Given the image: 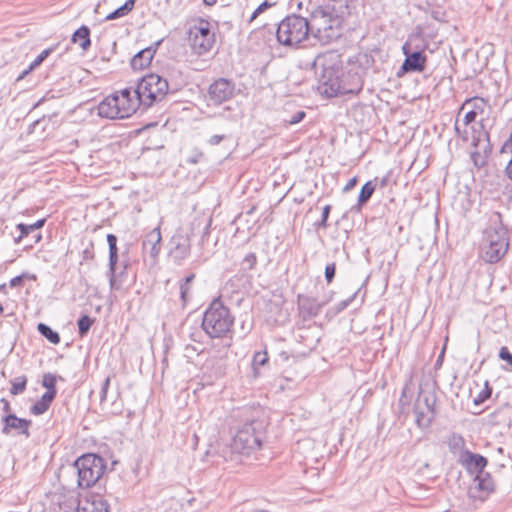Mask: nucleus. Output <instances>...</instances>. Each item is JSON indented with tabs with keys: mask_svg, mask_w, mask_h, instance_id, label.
I'll return each instance as SVG.
<instances>
[{
	"mask_svg": "<svg viewBox=\"0 0 512 512\" xmlns=\"http://www.w3.org/2000/svg\"><path fill=\"white\" fill-rule=\"evenodd\" d=\"M310 35L322 44L330 43L341 36V18L334 7L318 6L308 19Z\"/></svg>",
	"mask_w": 512,
	"mask_h": 512,
	"instance_id": "f257e3e1",
	"label": "nucleus"
},
{
	"mask_svg": "<svg viewBox=\"0 0 512 512\" xmlns=\"http://www.w3.org/2000/svg\"><path fill=\"white\" fill-rule=\"evenodd\" d=\"M315 66H321L319 76L320 89L328 97L344 94L346 90L341 85L342 61L335 52H327L315 60Z\"/></svg>",
	"mask_w": 512,
	"mask_h": 512,
	"instance_id": "f03ea898",
	"label": "nucleus"
},
{
	"mask_svg": "<svg viewBox=\"0 0 512 512\" xmlns=\"http://www.w3.org/2000/svg\"><path fill=\"white\" fill-rule=\"evenodd\" d=\"M234 318L221 301L214 300L204 313L202 327L211 338H222L230 331Z\"/></svg>",
	"mask_w": 512,
	"mask_h": 512,
	"instance_id": "7ed1b4c3",
	"label": "nucleus"
},
{
	"mask_svg": "<svg viewBox=\"0 0 512 512\" xmlns=\"http://www.w3.org/2000/svg\"><path fill=\"white\" fill-rule=\"evenodd\" d=\"M309 35L308 19L296 14L285 17L278 24L276 31L278 42L285 46H298L307 40Z\"/></svg>",
	"mask_w": 512,
	"mask_h": 512,
	"instance_id": "20e7f679",
	"label": "nucleus"
},
{
	"mask_svg": "<svg viewBox=\"0 0 512 512\" xmlns=\"http://www.w3.org/2000/svg\"><path fill=\"white\" fill-rule=\"evenodd\" d=\"M169 91L168 81L158 74L150 73L141 78L134 94L146 109L154 103L162 101Z\"/></svg>",
	"mask_w": 512,
	"mask_h": 512,
	"instance_id": "39448f33",
	"label": "nucleus"
},
{
	"mask_svg": "<svg viewBox=\"0 0 512 512\" xmlns=\"http://www.w3.org/2000/svg\"><path fill=\"white\" fill-rule=\"evenodd\" d=\"M508 248V231L502 225L490 226L484 231L482 257L486 262H498Z\"/></svg>",
	"mask_w": 512,
	"mask_h": 512,
	"instance_id": "423d86ee",
	"label": "nucleus"
},
{
	"mask_svg": "<svg viewBox=\"0 0 512 512\" xmlns=\"http://www.w3.org/2000/svg\"><path fill=\"white\" fill-rule=\"evenodd\" d=\"M73 468L78 475V487L89 488L101 478L106 466L102 457L95 454H85L74 462Z\"/></svg>",
	"mask_w": 512,
	"mask_h": 512,
	"instance_id": "0eeeda50",
	"label": "nucleus"
},
{
	"mask_svg": "<svg viewBox=\"0 0 512 512\" xmlns=\"http://www.w3.org/2000/svg\"><path fill=\"white\" fill-rule=\"evenodd\" d=\"M263 425L258 420L245 423L235 434L231 449L238 454H249L261 446Z\"/></svg>",
	"mask_w": 512,
	"mask_h": 512,
	"instance_id": "6e6552de",
	"label": "nucleus"
},
{
	"mask_svg": "<svg viewBox=\"0 0 512 512\" xmlns=\"http://www.w3.org/2000/svg\"><path fill=\"white\" fill-rule=\"evenodd\" d=\"M188 43L192 52L198 56L208 53L215 43V34L210 29V23L198 19L188 30Z\"/></svg>",
	"mask_w": 512,
	"mask_h": 512,
	"instance_id": "1a4fd4ad",
	"label": "nucleus"
},
{
	"mask_svg": "<svg viewBox=\"0 0 512 512\" xmlns=\"http://www.w3.org/2000/svg\"><path fill=\"white\" fill-rule=\"evenodd\" d=\"M169 244V256L175 263L181 264L190 255V237L183 233L181 229L176 231V233L172 236Z\"/></svg>",
	"mask_w": 512,
	"mask_h": 512,
	"instance_id": "9d476101",
	"label": "nucleus"
},
{
	"mask_svg": "<svg viewBox=\"0 0 512 512\" xmlns=\"http://www.w3.org/2000/svg\"><path fill=\"white\" fill-rule=\"evenodd\" d=\"M234 91L235 84L232 81L226 78H219L209 86L208 98L213 104L220 105L230 100L234 95Z\"/></svg>",
	"mask_w": 512,
	"mask_h": 512,
	"instance_id": "9b49d317",
	"label": "nucleus"
},
{
	"mask_svg": "<svg viewBox=\"0 0 512 512\" xmlns=\"http://www.w3.org/2000/svg\"><path fill=\"white\" fill-rule=\"evenodd\" d=\"M110 505L106 496L88 493L84 499L77 500L76 512H109Z\"/></svg>",
	"mask_w": 512,
	"mask_h": 512,
	"instance_id": "f8f14e48",
	"label": "nucleus"
},
{
	"mask_svg": "<svg viewBox=\"0 0 512 512\" xmlns=\"http://www.w3.org/2000/svg\"><path fill=\"white\" fill-rule=\"evenodd\" d=\"M490 153L491 148L486 133L473 138V150L470 152V158L476 168H483L487 164Z\"/></svg>",
	"mask_w": 512,
	"mask_h": 512,
	"instance_id": "ddd939ff",
	"label": "nucleus"
},
{
	"mask_svg": "<svg viewBox=\"0 0 512 512\" xmlns=\"http://www.w3.org/2000/svg\"><path fill=\"white\" fill-rule=\"evenodd\" d=\"M114 94L117 97V106L121 109L120 113L122 118L130 117L142 106L141 102L138 100V96L134 94L133 88H125Z\"/></svg>",
	"mask_w": 512,
	"mask_h": 512,
	"instance_id": "4468645a",
	"label": "nucleus"
},
{
	"mask_svg": "<svg viewBox=\"0 0 512 512\" xmlns=\"http://www.w3.org/2000/svg\"><path fill=\"white\" fill-rule=\"evenodd\" d=\"M50 501L49 510L51 512H71L72 510L76 511V503L77 499L73 496H67L62 493H52L48 496Z\"/></svg>",
	"mask_w": 512,
	"mask_h": 512,
	"instance_id": "2eb2a0df",
	"label": "nucleus"
},
{
	"mask_svg": "<svg viewBox=\"0 0 512 512\" xmlns=\"http://www.w3.org/2000/svg\"><path fill=\"white\" fill-rule=\"evenodd\" d=\"M161 232L160 227H156L152 229L149 233L146 234L143 242L142 248L145 253H149L152 259H157L160 250H161Z\"/></svg>",
	"mask_w": 512,
	"mask_h": 512,
	"instance_id": "dca6fc26",
	"label": "nucleus"
},
{
	"mask_svg": "<svg viewBox=\"0 0 512 512\" xmlns=\"http://www.w3.org/2000/svg\"><path fill=\"white\" fill-rule=\"evenodd\" d=\"M120 111L115 94L107 96L98 105V115L103 118L123 119Z\"/></svg>",
	"mask_w": 512,
	"mask_h": 512,
	"instance_id": "f3484780",
	"label": "nucleus"
},
{
	"mask_svg": "<svg viewBox=\"0 0 512 512\" xmlns=\"http://www.w3.org/2000/svg\"><path fill=\"white\" fill-rule=\"evenodd\" d=\"M4 427L2 429V433L8 434L10 430H16L21 434H24L26 437H29L28 428L31 424L30 420H26L23 418H18L14 414H9L4 417Z\"/></svg>",
	"mask_w": 512,
	"mask_h": 512,
	"instance_id": "a211bd4d",
	"label": "nucleus"
},
{
	"mask_svg": "<svg viewBox=\"0 0 512 512\" xmlns=\"http://www.w3.org/2000/svg\"><path fill=\"white\" fill-rule=\"evenodd\" d=\"M405 49V47L403 48ZM406 54V59L402 65V68L406 72H422L425 69L426 57L422 52L416 51L411 54H408L406 50H404Z\"/></svg>",
	"mask_w": 512,
	"mask_h": 512,
	"instance_id": "6ab92c4d",
	"label": "nucleus"
},
{
	"mask_svg": "<svg viewBox=\"0 0 512 512\" xmlns=\"http://www.w3.org/2000/svg\"><path fill=\"white\" fill-rule=\"evenodd\" d=\"M460 463L471 473L479 474L486 467L487 459L482 455L469 452L464 454V458Z\"/></svg>",
	"mask_w": 512,
	"mask_h": 512,
	"instance_id": "aec40b11",
	"label": "nucleus"
},
{
	"mask_svg": "<svg viewBox=\"0 0 512 512\" xmlns=\"http://www.w3.org/2000/svg\"><path fill=\"white\" fill-rule=\"evenodd\" d=\"M156 49L153 47L145 48L139 51L132 59H131V67L134 70H141L146 68L152 61Z\"/></svg>",
	"mask_w": 512,
	"mask_h": 512,
	"instance_id": "412c9836",
	"label": "nucleus"
},
{
	"mask_svg": "<svg viewBox=\"0 0 512 512\" xmlns=\"http://www.w3.org/2000/svg\"><path fill=\"white\" fill-rule=\"evenodd\" d=\"M449 450L458 457L459 462L464 458L465 453H469L466 449V443L461 435L453 434L448 439Z\"/></svg>",
	"mask_w": 512,
	"mask_h": 512,
	"instance_id": "4be33fe9",
	"label": "nucleus"
},
{
	"mask_svg": "<svg viewBox=\"0 0 512 512\" xmlns=\"http://www.w3.org/2000/svg\"><path fill=\"white\" fill-rule=\"evenodd\" d=\"M72 42L79 44L84 51L88 50L91 45L89 28L85 25L78 28L72 35Z\"/></svg>",
	"mask_w": 512,
	"mask_h": 512,
	"instance_id": "5701e85b",
	"label": "nucleus"
},
{
	"mask_svg": "<svg viewBox=\"0 0 512 512\" xmlns=\"http://www.w3.org/2000/svg\"><path fill=\"white\" fill-rule=\"evenodd\" d=\"M414 413L418 427L426 428L431 424L434 413L424 409L420 403H415Z\"/></svg>",
	"mask_w": 512,
	"mask_h": 512,
	"instance_id": "b1692460",
	"label": "nucleus"
},
{
	"mask_svg": "<svg viewBox=\"0 0 512 512\" xmlns=\"http://www.w3.org/2000/svg\"><path fill=\"white\" fill-rule=\"evenodd\" d=\"M56 396L52 393H44L42 397L31 407V413L34 415L44 414L50 407Z\"/></svg>",
	"mask_w": 512,
	"mask_h": 512,
	"instance_id": "393cba45",
	"label": "nucleus"
},
{
	"mask_svg": "<svg viewBox=\"0 0 512 512\" xmlns=\"http://www.w3.org/2000/svg\"><path fill=\"white\" fill-rule=\"evenodd\" d=\"M109 245V270H116L118 261L117 237L114 234L107 235Z\"/></svg>",
	"mask_w": 512,
	"mask_h": 512,
	"instance_id": "a878e982",
	"label": "nucleus"
},
{
	"mask_svg": "<svg viewBox=\"0 0 512 512\" xmlns=\"http://www.w3.org/2000/svg\"><path fill=\"white\" fill-rule=\"evenodd\" d=\"M37 329L39 333L52 344H58L60 342L59 334L53 331L48 325L44 323H39Z\"/></svg>",
	"mask_w": 512,
	"mask_h": 512,
	"instance_id": "bb28decb",
	"label": "nucleus"
},
{
	"mask_svg": "<svg viewBox=\"0 0 512 512\" xmlns=\"http://www.w3.org/2000/svg\"><path fill=\"white\" fill-rule=\"evenodd\" d=\"M133 9V0H127L121 7L117 8L113 12L109 13L105 20H114L127 15Z\"/></svg>",
	"mask_w": 512,
	"mask_h": 512,
	"instance_id": "cd10ccee",
	"label": "nucleus"
},
{
	"mask_svg": "<svg viewBox=\"0 0 512 512\" xmlns=\"http://www.w3.org/2000/svg\"><path fill=\"white\" fill-rule=\"evenodd\" d=\"M12 387L10 389V393L12 395H19V394H22L25 389H26V385H27V377L25 375H22V376H19V377H16L12 382Z\"/></svg>",
	"mask_w": 512,
	"mask_h": 512,
	"instance_id": "c85d7f7f",
	"label": "nucleus"
},
{
	"mask_svg": "<svg viewBox=\"0 0 512 512\" xmlns=\"http://www.w3.org/2000/svg\"><path fill=\"white\" fill-rule=\"evenodd\" d=\"M374 191H375V185L373 184V182L372 181L366 182L362 186L359 197H358L359 204L366 203L371 198Z\"/></svg>",
	"mask_w": 512,
	"mask_h": 512,
	"instance_id": "c756f323",
	"label": "nucleus"
},
{
	"mask_svg": "<svg viewBox=\"0 0 512 512\" xmlns=\"http://www.w3.org/2000/svg\"><path fill=\"white\" fill-rule=\"evenodd\" d=\"M56 383H57V377L51 373H46L43 376L42 379V386L47 389L45 393H52V395L56 396L57 390H56Z\"/></svg>",
	"mask_w": 512,
	"mask_h": 512,
	"instance_id": "7c9ffc66",
	"label": "nucleus"
},
{
	"mask_svg": "<svg viewBox=\"0 0 512 512\" xmlns=\"http://www.w3.org/2000/svg\"><path fill=\"white\" fill-rule=\"evenodd\" d=\"M416 403H420L424 409L434 413L435 401L432 395L420 391Z\"/></svg>",
	"mask_w": 512,
	"mask_h": 512,
	"instance_id": "2f4dec72",
	"label": "nucleus"
},
{
	"mask_svg": "<svg viewBox=\"0 0 512 512\" xmlns=\"http://www.w3.org/2000/svg\"><path fill=\"white\" fill-rule=\"evenodd\" d=\"M77 324L80 336H84L87 334L91 325L93 324V320L88 315H83L79 318Z\"/></svg>",
	"mask_w": 512,
	"mask_h": 512,
	"instance_id": "473e14b6",
	"label": "nucleus"
},
{
	"mask_svg": "<svg viewBox=\"0 0 512 512\" xmlns=\"http://www.w3.org/2000/svg\"><path fill=\"white\" fill-rule=\"evenodd\" d=\"M268 362V355L266 351L255 352L253 355L252 366L255 371Z\"/></svg>",
	"mask_w": 512,
	"mask_h": 512,
	"instance_id": "72a5a7b5",
	"label": "nucleus"
},
{
	"mask_svg": "<svg viewBox=\"0 0 512 512\" xmlns=\"http://www.w3.org/2000/svg\"><path fill=\"white\" fill-rule=\"evenodd\" d=\"M454 129L458 137H460L463 141L467 142L469 140V127H464L463 122L457 118L455 121Z\"/></svg>",
	"mask_w": 512,
	"mask_h": 512,
	"instance_id": "f704fd0d",
	"label": "nucleus"
},
{
	"mask_svg": "<svg viewBox=\"0 0 512 512\" xmlns=\"http://www.w3.org/2000/svg\"><path fill=\"white\" fill-rule=\"evenodd\" d=\"M301 308L307 310L310 315L315 316L319 313L321 306L316 304L313 300L305 298L301 302Z\"/></svg>",
	"mask_w": 512,
	"mask_h": 512,
	"instance_id": "c9c22d12",
	"label": "nucleus"
},
{
	"mask_svg": "<svg viewBox=\"0 0 512 512\" xmlns=\"http://www.w3.org/2000/svg\"><path fill=\"white\" fill-rule=\"evenodd\" d=\"M275 3L269 1H263L252 13L249 18V22H253L258 16L264 13L266 10L272 8Z\"/></svg>",
	"mask_w": 512,
	"mask_h": 512,
	"instance_id": "e433bc0d",
	"label": "nucleus"
},
{
	"mask_svg": "<svg viewBox=\"0 0 512 512\" xmlns=\"http://www.w3.org/2000/svg\"><path fill=\"white\" fill-rule=\"evenodd\" d=\"M194 277H195L194 274H190L189 276H187L185 278L184 282L181 283V285H180L181 299L184 302L187 300V297H188V294L190 291V284L192 283Z\"/></svg>",
	"mask_w": 512,
	"mask_h": 512,
	"instance_id": "4c0bfd02",
	"label": "nucleus"
},
{
	"mask_svg": "<svg viewBox=\"0 0 512 512\" xmlns=\"http://www.w3.org/2000/svg\"><path fill=\"white\" fill-rule=\"evenodd\" d=\"M411 384L410 383H406L402 389V394H401V397L399 399V404L400 406L402 407V409L404 408L405 405H408L409 404V401H410V398H411Z\"/></svg>",
	"mask_w": 512,
	"mask_h": 512,
	"instance_id": "58836bf2",
	"label": "nucleus"
},
{
	"mask_svg": "<svg viewBox=\"0 0 512 512\" xmlns=\"http://www.w3.org/2000/svg\"><path fill=\"white\" fill-rule=\"evenodd\" d=\"M53 51V48H48L43 50L36 59L29 65V70H34L36 67H38Z\"/></svg>",
	"mask_w": 512,
	"mask_h": 512,
	"instance_id": "ea45409f",
	"label": "nucleus"
},
{
	"mask_svg": "<svg viewBox=\"0 0 512 512\" xmlns=\"http://www.w3.org/2000/svg\"><path fill=\"white\" fill-rule=\"evenodd\" d=\"M476 116H477V112L475 110H473V109L468 110L465 113L464 118L461 120L463 122V126L469 127V125L475 121Z\"/></svg>",
	"mask_w": 512,
	"mask_h": 512,
	"instance_id": "a19ab883",
	"label": "nucleus"
},
{
	"mask_svg": "<svg viewBox=\"0 0 512 512\" xmlns=\"http://www.w3.org/2000/svg\"><path fill=\"white\" fill-rule=\"evenodd\" d=\"M499 358L503 361H506L512 367V354L509 352L506 346L500 348Z\"/></svg>",
	"mask_w": 512,
	"mask_h": 512,
	"instance_id": "79ce46f5",
	"label": "nucleus"
},
{
	"mask_svg": "<svg viewBox=\"0 0 512 512\" xmlns=\"http://www.w3.org/2000/svg\"><path fill=\"white\" fill-rule=\"evenodd\" d=\"M336 271V265L335 263H330L325 267V278L328 283H331L334 279Z\"/></svg>",
	"mask_w": 512,
	"mask_h": 512,
	"instance_id": "37998d69",
	"label": "nucleus"
},
{
	"mask_svg": "<svg viewBox=\"0 0 512 512\" xmlns=\"http://www.w3.org/2000/svg\"><path fill=\"white\" fill-rule=\"evenodd\" d=\"M31 225H26V224H23V223H20L17 225V229L20 231V236H19V239H22L23 237H26L28 234L34 232L35 230L30 228Z\"/></svg>",
	"mask_w": 512,
	"mask_h": 512,
	"instance_id": "c03bdc74",
	"label": "nucleus"
},
{
	"mask_svg": "<svg viewBox=\"0 0 512 512\" xmlns=\"http://www.w3.org/2000/svg\"><path fill=\"white\" fill-rule=\"evenodd\" d=\"M109 386H110V377H107L103 383H102V386H101V391H100V402H104L106 400V397H107V392H108V389H109Z\"/></svg>",
	"mask_w": 512,
	"mask_h": 512,
	"instance_id": "a18cd8bd",
	"label": "nucleus"
},
{
	"mask_svg": "<svg viewBox=\"0 0 512 512\" xmlns=\"http://www.w3.org/2000/svg\"><path fill=\"white\" fill-rule=\"evenodd\" d=\"M305 116L306 113L304 111H298L288 120V123L290 125L297 124L301 122L305 118Z\"/></svg>",
	"mask_w": 512,
	"mask_h": 512,
	"instance_id": "49530a36",
	"label": "nucleus"
},
{
	"mask_svg": "<svg viewBox=\"0 0 512 512\" xmlns=\"http://www.w3.org/2000/svg\"><path fill=\"white\" fill-rule=\"evenodd\" d=\"M228 137L224 134L221 135H213L208 140L207 143L211 146H215L220 144L223 140L227 139Z\"/></svg>",
	"mask_w": 512,
	"mask_h": 512,
	"instance_id": "de8ad7c7",
	"label": "nucleus"
},
{
	"mask_svg": "<svg viewBox=\"0 0 512 512\" xmlns=\"http://www.w3.org/2000/svg\"><path fill=\"white\" fill-rule=\"evenodd\" d=\"M108 276H109V282H110L111 289H113V290L119 289L120 285L116 281V270H109Z\"/></svg>",
	"mask_w": 512,
	"mask_h": 512,
	"instance_id": "09e8293b",
	"label": "nucleus"
},
{
	"mask_svg": "<svg viewBox=\"0 0 512 512\" xmlns=\"http://www.w3.org/2000/svg\"><path fill=\"white\" fill-rule=\"evenodd\" d=\"M27 277H28L27 274H22V275L12 278L9 283L10 287L14 288V287L22 286L24 278H27Z\"/></svg>",
	"mask_w": 512,
	"mask_h": 512,
	"instance_id": "8fccbe9b",
	"label": "nucleus"
},
{
	"mask_svg": "<svg viewBox=\"0 0 512 512\" xmlns=\"http://www.w3.org/2000/svg\"><path fill=\"white\" fill-rule=\"evenodd\" d=\"M330 205H326L324 208H323V211H322V219H321V222L318 224L319 226L325 228L327 226V219L329 217V213H330Z\"/></svg>",
	"mask_w": 512,
	"mask_h": 512,
	"instance_id": "3c124183",
	"label": "nucleus"
},
{
	"mask_svg": "<svg viewBox=\"0 0 512 512\" xmlns=\"http://www.w3.org/2000/svg\"><path fill=\"white\" fill-rule=\"evenodd\" d=\"M502 154H511L512 156V132L508 141L504 143L501 149Z\"/></svg>",
	"mask_w": 512,
	"mask_h": 512,
	"instance_id": "603ef678",
	"label": "nucleus"
},
{
	"mask_svg": "<svg viewBox=\"0 0 512 512\" xmlns=\"http://www.w3.org/2000/svg\"><path fill=\"white\" fill-rule=\"evenodd\" d=\"M244 261L249 264V267L252 268L256 263V256L253 253L248 254Z\"/></svg>",
	"mask_w": 512,
	"mask_h": 512,
	"instance_id": "864d4df0",
	"label": "nucleus"
},
{
	"mask_svg": "<svg viewBox=\"0 0 512 512\" xmlns=\"http://www.w3.org/2000/svg\"><path fill=\"white\" fill-rule=\"evenodd\" d=\"M357 178L356 177H353L352 179H350L348 181V183L345 185L344 187V191H349L351 190L356 184H357Z\"/></svg>",
	"mask_w": 512,
	"mask_h": 512,
	"instance_id": "5fc2aeb1",
	"label": "nucleus"
},
{
	"mask_svg": "<svg viewBox=\"0 0 512 512\" xmlns=\"http://www.w3.org/2000/svg\"><path fill=\"white\" fill-rule=\"evenodd\" d=\"M45 224V219H40L38 221H36L35 223L33 224H30L32 229H34L35 231L42 228Z\"/></svg>",
	"mask_w": 512,
	"mask_h": 512,
	"instance_id": "6e6d98bb",
	"label": "nucleus"
},
{
	"mask_svg": "<svg viewBox=\"0 0 512 512\" xmlns=\"http://www.w3.org/2000/svg\"><path fill=\"white\" fill-rule=\"evenodd\" d=\"M506 174L512 180V156L511 159L508 161V165L506 167Z\"/></svg>",
	"mask_w": 512,
	"mask_h": 512,
	"instance_id": "4d7b16f0",
	"label": "nucleus"
},
{
	"mask_svg": "<svg viewBox=\"0 0 512 512\" xmlns=\"http://www.w3.org/2000/svg\"><path fill=\"white\" fill-rule=\"evenodd\" d=\"M32 70H29V67L27 69H25L18 77H17V81H20L22 79H24V77L26 75H28Z\"/></svg>",
	"mask_w": 512,
	"mask_h": 512,
	"instance_id": "13d9d810",
	"label": "nucleus"
},
{
	"mask_svg": "<svg viewBox=\"0 0 512 512\" xmlns=\"http://www.w3.org/2000/svg\"><path fill=\"white\" fill-rule=\"evenodd\" d=\"M83 255L85 259L93 258V253L89 249H85Z\"/></svg>",
	"mask_w": 512,
	"mask_h": 512,
	"instance_id": "bf43d9fd",
	"label": "nucleus"
},
{
	"mask_svg": "<svg viewBox=\"0 0 512 512\" xmlns=\"http://www.w3.org/2000/svg\"><path fill=\"white\" fill-rule=\"evenodd\" d=\"M431 16H432L434 19H436V20H440V19H441V18H440V13H439V11H437V10H432V11H431Z\"/></svg>",
	"mask_w": 512,
	"mask_h": 512,
	"instance_id": "052dcab7",
	"label": "nucleus"
},
{
	"mask_svg": "<svg viewBox=\"0 0 512 512\" xmlns=\"http://www.w3.org/2000/svg\"><path fill=\"white\" fill-rule=\"evenodd\" d=\"M473 101H474V100H468V101H466V102L462 105V107H461V109H460V111H459V114H460L463 110H465V109H466V108H467V107H468V106H469Z\"/></svg>",
	"mask_w": 512,
	"mask_h": 512,
	"instance_id": "680f3d73",
	"label": "nucleus"
},
{
	"mask_svg": "<svg viewBox=\"0 0 512 512\" xmlns=\"http://www.w3.org/2000/svg\"><path fill=\"white\" fill-rule=\"evenodd\" d=\"M217 0H203V3L207 6H212L216 4Z\"/></svg>",
	"mask_w": 512,
	"mask_h": 512,
	"instance_id": "e2e57ef3",
	"label": "nucleus"
},
{
	"mask_svg": "<svg viewBox=\"0 0 512 512\" xmlns=\"http://www.w3.org/2000/svg\"><path fill=\"white\" fill-rule=\"evenodd\" d=\"M2 401L4 402V410L5 411H9L10 410V404L8 401L2 399Z\"/></svg>",
	"mask_w": 512,
	"mask_h": 512,
	"instance_id": "0e129e2a",
	"label": "nucleus"
},
{
	"mask_svg": "<svg viewBox=\"0 0 512 512\" xmlns=\"http://www.w3.org/2000/svg\"><path fill=\"white\" fill-rule=\"evenodd\" d=\"M387 181H388V178L387 177H384L382 180H381V187H385L387 185Z\"/></svg>",
	"mask_w": 512,
	"mask_h": 512,
	"instance_id": "69168bd1",
	"label": "nucleus"
},
{
	"mask_svg": "<svg viewBox=\"0 0 512 512\" xmlns=\"http://www.w3.org/2000/svg\"><path fill=\"white\" fill-rule=\"evenodd\" d=\"M5 288H6V285H5V284L0 285V292L4 291V290H5Z\"/></svg>",
	"mask_w": 512,
	"mask_h": 512,
	"instance_id": "338daca9",
	"label": "nucleus"
},
{
	"mask_svg": "<svg viewBox=\"0 0 512 512\" xmlns=\"http://www.w3.org/2000/svg\"><path fill=\"white\" fill-rule=\"evenodd\" d=\"M4 308L2 305H0V316L3 314Z\"/></svg>",
	"mask_w": 512,
	"mask_h": 512,
	"instance_id": "774afa93",
	"label": "nucleus"
}]
</instances>
